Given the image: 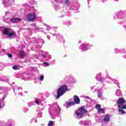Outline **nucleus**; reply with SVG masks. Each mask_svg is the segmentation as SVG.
Segmentation results:
<instances>
[{
  "label": "nucleus",
  "mask_w": 126,
  "mask_h": 126,
  "mask_svg": "<svg viewBox=\"0 0 126 126\" xmlns=\"http://www.w3.org/2000/svg\"><path fill=\"white\" fill-rule=\"evenodd\" d=\"M67 91H69V89L67 88V86L64 85L61 86L60 88H59L57 92V99H60L61 96H63L65 92H67Z\"/></svg>",
  "instance_id": "1"
},
{
  "label": "nucleus",
  "mask_w": 126,
  "mask_h": 126,
  "mask_svg": "<svg viewBox=\"0 0 126 126\" xmlns=\"http://www.w3.org/2000/svg\"><path fill=\"white\" fill-rule=\"evenodd\" d=\"M75 114L77 117L82 118L83 116H85V114H88V111L85 109V107H84V106H82L76 111Z\"/></svg>",
  "instance_id": "2"
},
{
  "label": "nucleus",
  "mask_w": 126,
  "mask_h": 126,
  "mask_svg": "<svg viewBox=\"0 0 126 126\" xmlns=\"http://www.w3.org/2000/svg\"><path fill=\"white\" fill-rule=\"evenodd\" d=\"M10 30H11V29L9 28H5L3 32V34L4 35H8V38H10V37H12L13 36H16V33H15V32H12L10 33H8Z\"/></svg>",
  "instance_id": "3"
},
{
  "label": "nucleus",
  "mask_w": 126,
  "mask_h": 126,
  "mask_svg": "<svg viewBox=\"0 0 126 126\" xmlns=\"http://www.w3.org/2000/svg\"><path fill=\"white\" fill-rule=\"evenodd\" d=\"M26 17L27 18V21H29L30 22H34L36 18V15L34 13L28 14Z\"/></svg>",
  "instance_id": "4"
},
{
  "label": "nucleus",
  "mask_w": 126,
  "mask_h": 126,
  "mask_svg": "<svg viewBox=\"0 0 126 126\" xmlns=\"http://www.w3.org/2000/svg\"><path fill=\"white\" fill-rule=\"evenodd\" d=\"M125 103H126V100H125V99L122 97H119L117 101V104L118 105V107L121 108V106H122V105H124Z\"/></svg>",
  "instance_id": "5"
},
{
  "label": "nucleus",
  "mask_w": 126,
  "mask_h": 126,
  "mask_svg": "<svg viewBox=\"0 0 126 126\" xmlns=\"http://www.w3.org/2000/svg\"><path fill=\"white\" fill-rule=\"evenodd\" d=\"M22 19L21 18H13L10 19V22H12V23H18V22H20Z\"/></svg>",
  "instance_id": "6"
},
{
  "label": "nucleus",
  "mask_w": 126,
  "mask_h": 126,
  "mask_svg": "<svg viewBox=\"0 0 126 126\" xmlns=\"http://www.w3.org/2000/svg\"><path fill=\"white\" fill-rule=\"evenodd\" d=\"M74 102L75 104H80V99L77 95L74 96Z\"/></svg>",
  "instance_id": "7"
},
{
  "label": "nucleus",
  "mask_w": 126,
  "mask_h": 126,
  "mask_svg": "<svg viewBox=\"0 0 126 126\" xmlns=\"http://www.w3.org/2000/svg\"><path fill=\"white\" fill-rule=\"evenodd\" d=\"M103 121H104V122H105L106 123H109V122H110V115L106 114L105 116Z\"/></svg>",
  "instance_id": "8"
},
{
  "label": "nucleus",
  "mask_w": 126,
  "mask_h": 126,
  "mask_svg": "<svg viewBox=\"0 0 126 126\" xmlns=\"http://www.w3.org/2000/svg\"><path fill=\"white\" fill-rule=\"evenodd\" d=\"M20 56L21 58H24V57H27V54H26L24 51H20Z\"/></svg>",
  "instance_id": "9"
},
{
  "label": "nucleus",
  "mask_w": 126,
  "mask_h": 126,
  "mask_svg": "<svg viewBox=\"0 0 126 126\" xmlns=\"http://www.w3.org/2000/svg\"><path fill=\"white\" fill-rule=\"evenodd\" d=\"M73 105H75V103H74V101H71V102H69L68 103H66V108H68V106H72Z\"/></svg>",
  "instance_id": "10"
},
{
  "label": "nucleus",
  "mask_w": 126,
  "mask_h": 126,
  "mask_svg": "<svg viewBox=\"0 0 126 126\" xmlns=\"http://www.w3.org/2000/svg\"><path fill=\"white\" fill-rule=\"evenodd\" d=\"M98 114H104L105 113V109L104 108H100L97 110Z\"/></svg>",
  "instance_id": "11"
},
{
  "label": "nucleus",
  "mask_w": 126,
  "mask_h": 126,
  "mask_svg": "<svg viewBox=\"0 0 126 126\" xmlns=\"http://www.w3.org/2000/svg\"><path fill=\"white\" fill-rule=\"evenodd\" d=\"M96 80H97L98 81H101L102 80V77H101V76L97 75L96 76Z\"/></svg>",
  "instance_id": "12"
},
{
  "label": "nucleus",
  "mask_w": 126,
  "mask_h": 126,
  "mask_svg": "<svg viewBox=\"0 0 126 126\" xmlns=\"http://www.w3.org/2000/svg\"><path fill=\"white\" fill-rule=\"evenodd\" d=\"M95 109L96 110H98L99 109H101V104H97L95 105Z\"/></svg>",
  "instance_id": "13"
},
{
  "label": "nucleus",
  "mask_w": 126,
  "mask_h": 126,
  "mask_svg": "<svg viewBox=\"0 0 126 126\" xmlns=\"http://www.w3.org/2000/svg\"><path fill=\"white\" fill-rule=\"evenodd\" d=\"M119 112H121V114H126V111L125 110H124L123 109H118Z\"/></svg>",
  "instance_id": "14"
},
{
  "label": "nucleus",
  "mask_w": 126,
  "mask_h": 126,
  "mask_svg": "<svg viewBox=\"0 0 126 126\" xmlns=\"http://www.w3.org/2000/svg\"><path fill=\"white\" fill-rule=\"evenodd\" d=\"M64 3L65 5L68 6V5H69V0H65Z\"/></svg>",
  "instance_id": "15"
},
{
  "label": "nucleus",
  "mask_w": 126,
  "mask_h": 126,
  "mask_svg": "<svg viewBox=\"0 0 126 126\" xmlns=\"http://www.w3.org/2000/svg\"><path fill=\"white\" fill-rule=\"evenodd\" d=\"M48 126H53L54 122L53 121H50L48 124Z\"/></svg>",
  "instance_id": "16"
},
{
  "label": "nucleus",
  "mask_w": 126,
  "mask_h": 126,
  "mask_svg": "<svg viewBox=\"0 0 126 126\" xmlns=\"http://www.w3.org/2000/svg\"><path fill=\"white\" fill-rule=\"evenodd\" d=\"M12 68H13V69H14V70H17V69H18V68L17 67V65H15L13 66Z\"/></svg>",
  "instance_id": "17"
},
{
  "label": "nucleus",
  "mask_w": 126,
  "mask_h": 126,
  "mask_svg": "<svg viewBox=\"0 0 126 126\" xmlns=\"http://www.w3.org/2000/svg\"><path fill=\"white\" fill-rule=\"evenodd\" d=\"M39 80H40V81H43V80H44V76H41L39 77Z\"/></svg>",
  "instance_id": "18"
},
{
  "label": "nucleus",
  "mask_w": 126,
  "mask_h": 126,
  "mask_svg": "<svg viewBox=\"0 0 126 126\" xmlns=\"http://www.w3.org/2000/svg\"><path fill=\"white\" fill-rule=\"evenodd\" d=\"M7 56H8V57H9V58H12V54H10V53H8L7 54Z\"/></svg>",
  "instance_id": "19"
},
{
  "label": "nucleus",
  "mask_w": 126,
  "mask_h": 126,
  "mask_svg": "<svg viewBox=\"0 0 126 126\" xmlns=\"http://www.w3.org/2000/svg\"><path fill=\"white\" fill-rule=\"evenodd\" d=\"M101 96H102V94L99 93L98 94V98H101Z\"/></svg>",
  "instance_id": "20"
},
{
  "label": "nucleus",
  "mask_w": 126,
  "mask_h": 126,
  "mask_svg": "<svg viewBox=\"0 0 126 126\" xmlns=\"http://www.w3.org/2000/svg\"><path fill=\"white\" fill-rule=\"evenodd\" d=\"M44 64H46L47 66H49L50 65V64L47 62L44 63Z\"/></svg>",
  "instance_id": "21"
},
{
  "label": "nucleus",
  "mask_w": 126,
  "mask_h": 126,
  "mask_svg": "<svg viewBox=\"0 0 126 126\" xmlns=\"http://www.w3.org/2000/svg\"><path fill=\"white\" fill-rule=\"evenodd\" d=\"M35 104H37V105H39V100H35Z\"/></svg>",
  "instance_id": "22"
},
{
  "label": "nucleus",
  "mask_w": 126,
  "mask_h": 126,
  "mask_svg": "<svg viewBox=\"0 0 126 126\" xmlns=\"http://www.w3.org/2000/svg\"><path fill=\"white\" fill-rule=\"evenodd\" d=\"M42 56H43V57H44V58H46V55H42Z\"/></svg>",
  "instance_id": "23"
},
{
  "label": "nucleus",
  "mask_w": 126,
  "mask_h": 126,
  "mask_svg": "<svg viewBox=\"0 0 126 126\" xmlns=\"http://www.w3.org/2000/svg\"><path fill=\"white\" fill-rule=\"evenodd\" d=\"M0 108H1V105H0Z\"/></svg>",
  "instance_id": "24"
},
{
  "label": "nucleus",
  "mask_w": 126,
  "mask_h": 126,
  "mask_svg": "<svg viewBox=\"0 0 126 126\" xmlns=\"http://www.w3.org/2000/svg\"><path fill=\"white\" fill-rule=\"evenodd\" d=\"M5 98L4 97H3V100H4Z\"/></svg>",
  "instance_id": "25"
}]
</instances>
